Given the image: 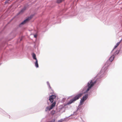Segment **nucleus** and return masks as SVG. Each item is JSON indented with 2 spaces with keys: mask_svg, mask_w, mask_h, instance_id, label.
Here are the masks:
<instances>
[{
  "mask_svg": "<svg viewBox=\"0 0 122 122\" xmlns=\"http://www.w3.org/2000/svg\"><path fill=\"white\" fill-rule=\"evenodd\" d=\"M56 97V96L55 95H52L49 97V100L50 101L51 103H52L54 101V99Z\"/></svg>",
  "mask_w": 122,
  "mask_h": 122,
  "instance_id": "4",
  "label": "nucleus"
},
{
  "mask_svg": "<svg viewBox=\"0 0 122 122\" xmlns=\"http://www.w3.org/2000/svg\"><path fill=\"white\" fill-rule=\"evenodd\" d=\"M120 43L121 41H120L119 42H118L116 44V45L115 46L113 50L115 49L117 47V46L119 45L120 44Z\"/></svg>",
  "mask_w": 122,
  "mask_h": 122,
  "instance_id": "9",
  "label": "nucleus"
},
{
  "mask_svg": "<svg viewBox=\"0 0 122 122\" xmlns=\"http://www.w3.org/2000/svg\"><path fill=\"white\" fill-rule=\"evenodd\" d=\"M55 119H53L51 121L49 122H55Z\"/></svg>",
  "mask_w": 122,
  "mask_h": 122,
  "instance_id": "13",
  "label": "nucleus"
},
{
  "mask_svg": "<svg viewBox=\"0 0 122 122\" xmlns=\"http://www.w3.org/2000/svg\"><path fill=\"white\" fill-rule=\"evenodd\" d=\"M109 65V64H108V65H107V66H108V65Z\"/></svg>",
  "mask_w": 122,
  "mask_h": 122,
  "instance_id": "19",
  "label": "nucleus"
},
{
  "mask_svg": "<svg viewBox=\"0 0 122 122\" xmlns=\"http://www.w3.org/2000/svg\"><path fill=\"white\" fill-rule=\"evenodd\" d=\"M114 57L113 56H111L109 59V60L107 61V63H109V61L112 62L113 60Z\"/></svg>",
  "mask_w": 122,
  "mask_h": 122,
  "instance_id": "6",
  "label": "nucleus"
},
{
  "mask_svg": "<svg viewBox=\"0 0 122 122\" xmlns=\"http://www.w3.org/2000/svg\"><path fill=\"white\" fill-rule=\"evenodd\" d=\"M82 95L83 93H80L78 94L76 96L72 99L70 100V101L67 103V104L68 105H69L71 104L73 102H75L76 100L78 99Z\"/></svg>",
  "mask_w": 122,
  "mask_h": 122,
  "instance_id": "1",
  "label": "nucleus"
},
{
  "mask_svg": "<svg viewBox=\"0 0 122 122\" xmlns=\"http://www.w3.org/2000/svg\"><path fill=\"white\" fill-rule=\"evenodd\" d=\"M22 10L21 11H22Z\"/></svg>",
  "mask_w": 122,
  "mask_h": 122,
  "instance_id": "20",
  "label": "nucleus"
},
{
  "mask_svg": "<svg viewBox=\"0 0 122 122\" xmlns=\"http://www.w3.org/2000/svg\"><path fill=\"white\" fill-rule=\"evenodd\" d=\"M49 86L50 89L52 90L51 88V87L50 85L49 84Z\"/></svg>",
  "mask_w": 122,
  "mask_h": 122,
  "instance_id": "16",
  "label": "nucleus"
},
{
  "mask_svg": "<svg viewBox=\"0 0 122 122\" xmlns=\"http://www.w3.org/2000/svg\"><path fill=\"white\" fill-rule=\"evenodd\" d=\"M52 92H51V93H53V91L52 90Z\"/></svg>",
  "mask_w": 122,
  "mask_h": 122,
  "instance_id": "18",
  "label": "nucleus"
},
{
  "mask_svg": "<svg viewBox=\"0 0 122 122\" xmlns=\"http://www.w3.org/2000/svg\"><path fill=\"white\" fill-rule=\"evenodd\" d=\"M84 102V96L83 97L82 99L81 100L80 102V105H81L83 104V103Z\"/></svg>",
  "mask_w": 122,
  "mask_h": 122,
  "instance_id": "7",
  "label": "nucleus"
},
{
  "mask_svg": "<svg viewBox=\"0 0 122 122\" xmlns=\"http://www.w3.org/2000/svg\"><path fill=\"white\" fill-rule=\"evenodd\" d=\"M37 35H34V37L35 38H36V37H37Z\"/></svg>",
  "mask_w": 122,
  "mask_h": 122,
  "instance_id": "15",
  "label": "nucleus"
},
{
  "mask_svg": "<svg viewBox=\"0 0 122 122\" xmlns=\"http://www.w3.org/2000/svg\"><path fill=\"white\" fill-rule=\"evenodd\" d=\"M56 103V102L55 101L50 106L51 109H52L55 106Z\"/></svg>",
  "mask_w": 122,
  "mask_h": 122,
  "instance_id": "5",
  "label": "nucleus"
},
{
  "mask_svg": "<svg viewBox=\"0 0 122 122\" xmlns=\"http://www.w3.org/2000/svg\"><path fill=\"white\" fill-rule=\"evenodd\" d=\"M32 18V17L31 16L27 18L25 20L21 22L20 25H23L26 23L28 22L29 21L31 20Z\"/></svg>",
  "mask_w": 122,
  "mask_h": 122,
  "instance_id": "3",
  "label": "nucleus"
},
{
  "mask_svg": "<svg viewBox=\"0 0 122 122\" xmlns=\"http://www.w3.org/2000/svg\"><path fill=\"white\" fill-rule=\"evenodd\" d=\"M58 122H61V121L60 120H59L58 121Z\"/></svg>",
  "mask_w": 122,
  "mask_h": 122,
  "instance_id": "17",
  "label": "nucleus"
},
{
  "mask_svg": "<svg viewBox=\"0 0 122 122\" xmlns=\"http://www.w3.org/2000/svg\"><path fill=\"white\" fill-rule=\"evenodd\" d=\"M10 0H6L5 2V4H6V3H7Z\"/></svg>",
  "mask_w": 122,
  "mask_h": 122,
  "instance_id": "14",
  "label": "nucleus"
},
{
  "mask_svg": "<svg viewBox=\"0 0 122 122\" xmlns=\"http://www.w3.org/2000/svg\"><path fill=\"white\" fill-rule=\"evenodd\" d=\"M36 62L35 63V66L37 68H38L39 67V65L38 63L37 60H36Z\"/></svg>",
  "mask_w": 122,
  "mask_h": 122,
  "instance_id": "10",
  "label": "nucleus"
},
{
  "mask_svg": "<svg viewBox=\"0 0 122 122\" xmlns=\"http://www.w3.org/2000/svg\"><path fill=\"white\" fill-rule=\"evenodd\" d=\"M96 82V81H93V80H92L88 82V88L86 91V92H87L89 91L91 88L93 86Z\"/></svg>",
  "mask_w": 122,
  "mask_h": 122,
  "instance_id": "2",
  "label": "nucleus"
},
{
  "mask_svg": "<svg viewBox=\"0 0 122 122\" xmlns=\"http://www.w3.org/2000/svg\"><path fill=\"white\" fill-rule=\"evenodd\" d=\"M88 97V95L87 94L84 95V101L86 100Z\"/></svg>",
  "mask_w": 122,
  "mask_h": 122,
  "instance_id": "12",
  "label": "nucleus"
},
{
  "mask_svg": "<svg viewBox=\"0 0 122 122\" xmlns=\"http://www.w3.org/2000/svg\"><path fill=\"white\" fill-rule=\"evenodd\" d=\"M51 109H50V107L47 106L46 108L45 111H50Z\"/></svg>",
  "mask_w": 122,
  "mask_h": 122,
  "instance_id": "8",
  "label": "nucleus"
},
{
  "mask_svg": "<svg viewBox=\"0 0 122 122\" xmlns=\"http://www.w3.org/2000/svg\"><path fill=\"white\" fill-rule=\"evenodd\" d=\"M32 57L34 59H35L36 60H37L36 57V55L34 53L32 54Z\"/></svg>",
  "mask_w": 122,
  "mask_h": 122,
  "instance_id": "11",
  "label": "nucleus"
}]
</instances>
